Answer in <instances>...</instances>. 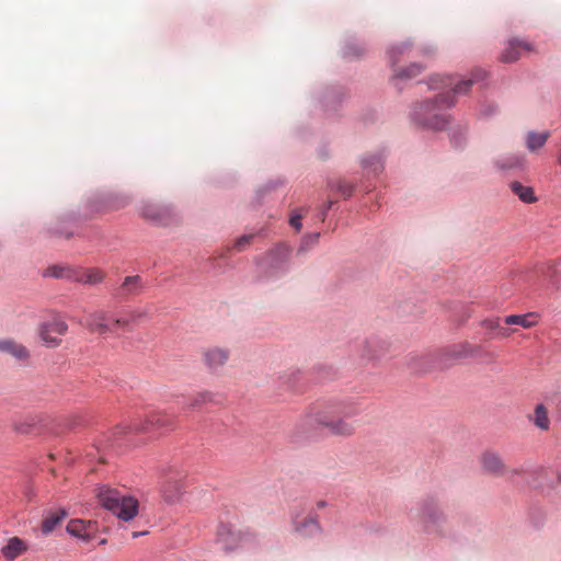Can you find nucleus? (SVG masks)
Instances as JSON below:
<instances>
[{
    "mask_svg": "<svg viewBox=\"0 0 561 561\" xmlns=\"http://www.w3.org/2000/svg\"><path fill=\"white\" fill-rule=\"evenodd\" d=\"M105 273L100 268L75 270L73 280L82 284L96 285L104 280Z\"/></svg>",
    "mask_w": 561,
    "mask_h": 561,
    "instance_id": "2eb2a0df",
    "label": "nucleus"
},
{
    "mask_svg": "<svg viewBox=\"0 0 561 561\" xmlns=\"http://www.w3.org/2000/svg\"><path fill=\"white\" fill-rule=\"evenodd\" d=\"M295 531L302 537H312L321 531L317 517L309 516L295 522Z\"/></svg>",
    "mask_w": 561,
    "mask_h": 561,
    "instance_id": "f3484780",
    "label": "nucleus"
},
{
    "mask_svg": "<svg viewBox=\"0 0 561 561\" xmlns=\"http://www.w3.org/2000/svg\"><path fill=\"white\" fill-rule=\"evenodd\" d=\"M421 518L427 531H434L436 524L443 518L438 504L434 500H426L421 506Z\"/></svg>",
    "mask_w": 561,
    "mask_h": 561,
    "instance_id": "f8f14e48",
    "label": "nucleus"
},
{
    "mask_svg": "<svg viewBox=\"0 0 561 561\" xmlns=\"http://www.w3.org/2000/svg\"><path fill=\"white\" fill-rule=\"evenodd\" d=\"M510 187L512 192L524 203L531 204L537 201L534 190L530 186H526L520 182L514 181L510 184Z\"/></svg>",
    "mask_w": 561,
    "mask_h": 561,
    "instance_id": "4be33fe9",
    "label": "nucleus"
},
{
    "mask_svg": "<svg viewBox=\"0 0 561 561\" xmlns=\"http://www.w3.org/2000/svg\"><path fill=\"white\" fill-rule=\"evenodd\" d=\"M145 316L146 313L141 310L121 312L99 310L88 317L87 327L99 335H118L121 332L131 331Z\"/></svg>",
    "mask_w": 561,
    "mask_h": 561,
    "instance_id": "7ed1b4c3",
    "label": "nucleus"
},
{
    "mask_svg": "<svg viewBox=\"0 0 561 561\" xmlns=\"http://www.w3.org/2000/svg\"><path fill=\"white\" fill-rule=\"evenodd\" d=\"M331 206H332V202H329L328 204H325V207H327V209H325V210H328ZM325 213H327V211H324V213H323V215H322V219H324V217H325Z\"/></svg>",
    "mask_w": 561,
    "mask_h": 561,
    "instance_id": "58836bf2",
    "label": "nucleus"
},
{
    "mask_svg": "<svg viewBox=\"0 0 561 561\" xmlns=\"http://www.w3.org/2000/svg\"><path fill=\"white\" fill-rule=\"evenodd\" d=\"M481 462L484 470L494 474L501 473L504 468L501 457L492 451L484 453L482 455Z\"/></svg>",
    "mask_w": 561,
    "mask_h": 561,
    "instance_id": "aec40b11",
    "label": "nucleus"
},
{
    "mask_svg": "<svg viewBox=\"0 0 561 561\" xmlns=\"http://www.w3.org/2000/svg\"><path fill=\"white\" fill-rule=\"evenodd\" d=\"M481 325L489 330H496L500 329V321L499 318L495 319H485L481 322Z\"/></svg>",
    "mask_w": 561,
    "mask_h": 561,
    "instance_id": "473e14b6",
    "label": "nucleus"
},
{
    "mask_svg": "<svg viewBox=\"0 0 561 561\" xmlns=\"http://www.w3.org/2000/svg\"><path fill=\"white\" fill-rule=\"evenodd\" d=\"M174 420L167 413L153 412L150 413L142 422H134L128 426L133 432H149L151 430L170 428L173 426Z\"/></svg>",
    "mask_w": 561,
    "mask_h": 561,
    "instance_id": "0eeeda50",
    "label": "nucleus"
},
{
    "mask_svg": "<svg viewBox=\"0 0 561 561\" xmlns=\"http://www.w3.org/2000/svg\"><path fill=\"white\" fill-rule=\"evenodd\" d=\"M288 256V249L284 245L276 248L267 254L271 260L277 259L279 261H286Z\"/></svg>",
    "mask_w": 561,
    "mask_h": 561,
    "instance_id": "c756f323",
    "label": "nucleus"
},
{
    "mask_svg": "<svg viewBox=\"0 0 561 561\" xmlns=\"http://www.w3.org/2000/svg\"><path fill=\"white\" fill-rule=\"evenodd\" d=\"M317 505H318V507H320V508H321V507H323L325 504H324V502L320 501V502H318V504H317Z\"/></svg>",
    "mask_w": 561,
    "mask_h": 561,
    "instance_id": "ea45409f",
    "label": "nucleus"
},
{
    "mask_svg": "<svg viewBox=\"0 0 561 561\" xmlns=\"http://www.w3.org/2000/svg\"><path fill=\"white\" fill-rule=\"evenodd\" d=\"M142 214L148 219H151V220H154V221H159L160 220L159 215L157 214V211L152 207H148L147 209L144 210Z\"/></svg>",
    "mask_w": 561,
    "mask_h": 561,
    "instance_id": "c9c22d12",
    "label": "nucleus"
},
{
    "mask_svg": "<svg viewBox=\"0 0 561 561\" xmlns=\"http://www.w3.org/2000/svg\"><path fill=\"white\" fill-rule=\"evenodd\" d=\"M145 283L139 275L126 276L122 284L115 288L114 296L127 300L142 293Z\"/></svg>",
    "mask_w": 561,
    "mask_h": 561,
    "instance_id": "1a4fd4ad",
    "label": "nucleus"
},
{
    "mask_svg": "<svg viewBox=\"0 0 561 561\" xmlns=\"http://www.w3.org/2000/svg\"><path fill=\"white\" fill-rule=\"evenodd\" d=\"M244 536L240 530L221 525L218 529V541L226 551H234L242 547Z\"/></svg>",
    "mask_w": 561,
    "mask_h": 561,
    "instance_id": "9d476101",
    "label": "nucleus"
},
{
    "mask_svg": "<svg viewBox=\"0 0 561 561\" xmlns=\"http://www.w3.org/2000/svg\"><path fill=\"white\" fill-rule=\"evenodd\" d=\"M230 357V352L224 347H209L203 352V360L210 370H217L226 365Z\"/></svg>",
    "mask_w": 561,
    "mask_h": 561,
    "instance_id": "ddd939ff",
    "label": "nucleus"
},
{
    "mask_svg": "<svg viewBox=\"0 0 561 561\" xmlns=\"http://www.w3.org/2000/svg\"><path fill=\"white\" fill-rule=\"evenodd\" d=\"M504 322L508 325H520L524 329H530L538 323V314L535 312L510 314L505 317Z\"/></svg>",
    "mask_w": 561,
    "mask_h": 561,
    "instance_id": "6ab92c4d",
    "label": "nucleus"
},
{
    "mask_svg": "<svg viewBox=\"0 0 561 561\" xmlns=\"http://www.w3.org/2000/svg\"><path fill=\"white\" fill-rule=\"evenodd\" d=\"M301 218L302 216L300 214L293 215L289 219V224L291 227H294L297 231L301 229Z\"/></svg>",
    "mask_w": 561,
    "mask_h": 561,
    "instance_id": "f704fd0d",
    "label": "nucleus"
},
{
    "mask_svg": "<svg viewBox=\"0 0 561 561\" xmlns=\"http://www.w3.org/2000/svg\"><path fill=\"white\" fill-rule=\"evenodd\" d=\"M409 367L417 373L426 371L428 370L427 366V356H419V355H412L409 357L408 360Z\"/></svg>",
    "mask_w": 561,
    "mask_h": 561,
    "instance_id": "a878e982",
    "label": "nucleus"
},
{
    "mask_svg": "<svg viewBox=\"0 0 561 561\" xmlns=\"http://www.w3.org/2000/svg\"><path fill=\"white\" fill-rule=\"evenodd\" d=\"M358 414L354 402L347 400L329 401L312 408L304 417L307 425L325 430L328 434L339 437H350L356 432L355 422L347 417Z\"/></svg>",
    "mask_w": 561,
    "mask_h": 561,
    "instance_id": "f03ea898",
    "label": "nucleus"
},
{
    "mask_svg": "<svg viewBox=\"0 0 561 561\" xmlns=\"http://www.w3.org/2000/svg\"><path fill=\"white\" fill-rule=\"evenodd\" d=\"M68 332V324L60 318H54L44 322L38 328L42 342L47 347H57L61 343L60 336Z\"/></svg>",
    "mask_w": 561,
    "mask_h": 561,
    "instance_id": "39448f33",
    "label": "nucleus"
},
{
    "mask_svg": "<svg viewBox=\"0 0 561 561\" xmlns=\"http://www.w3.org/2000/svg\"><path fill=\"white\" fill-rule=\"evenodd\" d=\"M410 47L411 46L409 43H401L392 46L388 51L391 67L393 68L396 77L410 79L421 73L424 68L420 64H412L405 69L396 67L399 62V56L404 55L410 49Z\"/></svg>",
    "mask_w": 561,
    "mask_h": 561,
    "instance_id": "423d86ee",
    "label": "nucleus"
},
{
    "mask_svg": "<svg viewBox=\"0 0 561 561\" xmlns=\"http://www.w3.org/2000/svg\"><path fill=\"white\" fill-rule=\"evenodd\" d=\"M499 335L502 337H510L513 333L516 332V329H510V328H503L500 325V329H497Z\"/></svg>",
    "mask_w": 561,
    "mask_h": 561,
    "instance_id": "e433bc0d",
    "label": "nucleus"
},
{
    "mask_svg": "<svg viewBox=\"0 0 561 561\" xmlns=\"http://www.w3.org/2000/svg\"><path fill=\"white\" fill-rule=\"evenodd\" d=\"M549 137H550L549 131H543V133H539V134L530 131V133H528L527 138H526L527 148L530 151H535V150L541 148L546 144V141L548 140Z\"/></svg>",
    "mask_w": 561,
    "mask_h": 561,
    "instance_id": "393cba45",
    "label": "nucleus"
},
{
    "mask_svg": "<svg viewBox=\"0 0 561 561\" xmlns=\"http://www.w3.org/2000/svg\"><path fill=\"white\" fill-rule=\"evenodd\" d=\"M0 352L8 353L18 360H26L30 357L28 350L12 339L0 340Z\"/></svg>",
    "mask_w": 561,
    "mask_h": 561,
    "instance_id": "4468645a",
    "label": "nucleus"
},
{
    "mask_svg": "<svg viewBox=\"0 0 561 561\" xmlns=\"http://www.w3.org/2000/svg\"><path fill=\"white\" fill-rule=\"evenodd\" d=\"M471 354L472 351L468 345H455L443 351L442 360L444 362V364H448V362L450 360L465 358L470 356Z\"/></svg>",
    "mask_w": 561,
    "mask_h": 561,
    "instance_id": "412c9836",
    "label": "nucleus"
},
{
    "mask_svg": "<svg viewBox=\"0 0 561 561\" xmlns=\"http://www.w3.org/2000/svg\"><path fill=\"white\" fill-rule=\"evenodd\" d=\"M210 400H211V394L209 392H199L191 398L188 405L194 409V408L201 407L202 404H204Z\"/></svg>",
    "mask_w": 561,
    "mask_h": 561,
    "instance_id": "c85d7f7f",
    "label": "nucleus"
},
{
    "mask_svg": "<svg viewBox=\"0 0 561 561\" xmlns=\"http://www.w3.org/2000/svg\"><path fill=\"white\" fill-rule=\"evenodd\" d=\"M531 50L533 45L530 43L518 38H512L508 41L507 46L501 54V60L503 62H513L518 60L524 54L530 53Z\"/></svg>",
    "mask_w": 561,
    "mask_h": 561,
    "instance_id": "9b49d317",
    "label": "nucleus"
},
{
    "mask_svg": "<svg viewBox=\"0 0 561 561\" xmlns=\"http://www.w3.org/2000/svg\"><path fill=\"white\" fill-rule=\"evenodd\" d=\"M522 164V158L519 157H513L512 159L507 160L506 162H503L500 164L503 169H511L515 168Z\"/></svg>",
    "mask_w": 561,
    "mask_h": 561,
    "instance_id": "72a5a7b5",
    "label": "nucleus"
},
{
    "mask_svg": "<svg viewBox=\"0 0 561 561\" xmlns=\"http://www.w3.org/2000/svg\"><path fill=\"white\" fill-rule=\"evenodd\" d=\"M67 531L71 536L89 542L96 537L99 528L96 522L72 519L67 525Z\"/></svg>",
    "mask_w": 561,
    "mask_h": 561,
    "instance_id": "6e6552de",
    "label": "nucleus"
},
{
    "mask_svg": "<svg viewBox=\"0 0 561 561\" xmlns=\"http://www.w3.org/2000/svg\"><path fill=\"white\" fill-rule=\"evenodd\" d=\"M528 419L537 428L541 431H548L550 428L551 422L548 409L542 403H538L535 407L534 412L528 416Z\"/></svg>",
    "mask_w": 561,
    "mask_h": 561,
    "instance_id": "a211bd4d",
    "label": "nucleus"
},
{
    "mask_svg": "<svg viewBox=\"0 0 561 561\" xmlns=\"http://www.w3.org/2000/svg\"><path fill=\"white\" fill-rule=\"evenodd\" d=\"M252 239L253 234H244L240 237L234 243V249L237 251H243L251 243Z\"/></svg>",
    "mask_w": 561,
    "mask_h": 561,
    "instance_id": "7c9ffc66",
    "label": "nucleus"
},
{
    "mask_svg": "<svg viewBox=\"0 0 561 561\" xmlns=\"http://www.w3.org/2000/svg\"><path fill=\"white\" fill-rule=\"evenodd\" d=\"M332 188L336 190L339 193H341L344 197H348L353 193V186L347 183L345 180H337L333 182Z\"/></svg>",
    "mask_w": 561,
    "mask_h": 561,
    "instance_id": "cd10ccee",
    "label": "nucleus"
},
{
    "mask_svg": "<svg viewBox=\"0 0 561 561\" xmlns=\"http://www.w3.org/2000/svg\"><path fill=\"white\" fill-rule=\"evenodd\" d=\"M44 276L73 280L75 270L69 266L54 265L45 270Z\"/></svg>",
    "mask_w": 561,
    "mask_h": 561,
    "instance_id": "b1692460",
    "label": "nucleus"
},
{
    "mask_svg": "<svg viewBox=\"0 0 561 561\" xmlns=\"http://www.w3.org/2000/svg\"><path fill=\"white\" fill-rule=\"evenodd\" d=\"M485 72L478 70L471 79L456 82L454 77L436 75L431 78L432 89H446V92L439 93L434 102L426 101L417 105L413 113V121L426 128L442 130L448 125V116L442 113V110L455 104V95L465 94L469 91L473 82L482 80Z\"/></svg>",
    "mask_w": 561,
    "mask_h": 561,
    "instance_id": "f257e3e1",
    "label": "nucleus"
},
{
    "mask_svg": "<svg viewBox=\"0 0 561 561\" xmlns=\"http://www.w3.org/2000/svg\"><path fill=\"white\" fill-rule=\"evenodd\" d=\"M162 491H163V493H164L165 500H167V501H169V502H173V501H175V500H176V497H178L179 486H178V484L175 485V492H174V493H172V494H168V493H167V490H165V488H164V486H163V490H162Z\"/></svg>",
    "mask_w": 561,
    "mask_h": 561,
    "instance_id": "4c0bfd02",
    "label": "nucleus"
},
{
    "mask_svg": "<svg viewBox=\"0 0 561 561\" xmlns=\"http://www.w3.org/2000/svg\"><path fill=\"white\" fill-rule=\"evenodd\" d=\"M558 162L561 163V154L558 157Z\"/></svg>",
    "mask_w": 561,
    "mask_h": 561,
    "instance_id": "a19ab883",
    "label": "nucleus"
},
{
    "mask_svg": "<svg viewBox=\"0 0 561 561\" xmlns=\"http://www.w3.org/2000/svg\"><path fill=\"white\" fill-rule=\"evenodd\" d=\"M65 517L66 512L64 510L50 512L43 520L42 531L44 534L51 533Z\"/></svg>",
    "mask_w": 561,
    "mask_h": 561,
    "instance_id": "5701e85b",
    "label": "nucleus"
},
{
    "mask_svg": "<svg viewBox=\"0 0 561 561\" xmlns=\"http://www.w3.org/2000/svg\"><path fill=\"white\" fill-rule=\"evenodd\" d=\"M365 51V48L359 45H350L347 46L345 50V56L352 57V56H360Z\"/></svg>",
    "mask_w": 561,
    "mask_h": 561,
    "instance_id": "2f4dec72",
    "label": "nucleus"
},
{
    "mask_svg": "<svg viewBox=\"0 0 561 561\" xmlns=\"http://www.w3.org/2000/svg\"><path fill=\"white\" fill-rule=\"evenodd\" d=\"M27 550L26 543L19 537L9 539L5 546L2 547L1 552L8 561H13Z\"/></svg>",
    "mask_w": 561,
    "mask_h": 561,
    "instance_id": "dca6fc26",
    "label": "nucleus"
},
{
    "mask_svg": "<svg viewBox=\"0 0 561 561\" xmlns=\"http://www.w3.org/2000/svg\"><path fill=\"white\" fill-rule=\"evenodd\" d=\"M99 503L115 514L119 519L128 522L137 516L139 503L133 496H127L116 489L100 486L96 491Z\"/></svg>",
    "mask_w": 561,
    "mask_h": 561,
    "instance_id": "20e7f679",
    "label": "nucleus"
},
{
    "mask_svg": "<svg viewBox=\"0 0 561 561\" xmlns=\"http://www.w3.org/2000/svg\"><path fill=\"white\" fill-rule=\"evenodd\" d=\"M365 169H369L374 173H378L382 170L381 157L378 154H369L362 161Z\"/></svg>",
    "mask_w": 561,
    "mask_h": 561,
    "instance_id": "bb28decb",
    "label": "nucleus"
}]
</instances>
